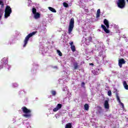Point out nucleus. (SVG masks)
I'll use <instances>...</instances> for the list:
<instances>
[{
	"instance_id": "1a4fd4ad",
	"label": "nucleus",
	"mask_w": 128,
	"mask_h": 128,
	"mask_svg": "<svg viewBox=\"0 0 128 128\" xmlns=\"http://www.w3.org/2000/svg\"><path fill=\"white\" fill-rule=\"evenodd\" d=\"M104 106L105 108L108 110L110 108V104H108V100H106L104 103Z\"/></svg>"
},
{
	"instance_id": "c85d7f7f",
	"label": "nucleus",
	"mask_w": 128,
	"mask_h": 128,
	"mask_svg": "<svg viewBox=\"0 0 128 128\" xmlns=\"http://www.w3.org/2000/svg\"><path fill=\"white\" fill-rule=\"evenodd\" d=\"M85 84H86V83H84V82H82V84H81V86H82V88H84V86Z\"/></svg>"
},
{
	"instance_id": "f704fd0d",
	"label": "nucleus",
	"mask_w": 128,
	"mask_h": 128,
	"mask_svg": "<svg viewBox=\"0 0 128 128\" xmlns=\"http://www.w3.org/2000/svg\"><path fill=\"white\" fill-rule=\"evenodd\" d=\"M3 60H4V58H3Z\"/></svg>"
},
{
	"instance_id": "423d86ee",
	"label": "nucleus",
	"mask_w": 128,
	"mask_h": 128,
	"mask_svg": "<svg viewBox=\"0 0 128 128\" xmlns=\"http://www.w3.org/2000/svg\"><path fill=\"white\" fill-rule=\"evenodd\" d=\"M126 64V60H124V59L121 58L118 60V64L120 68H122V64Z\"/></svg>"
},
{
	"instance_id": "a211bd4d",
	"label": "nucleus",
	"mask_w": 128,
	"mask_h": 128,
	"mask_svg": "<svg viewBox=\"0 0 128 128\" xmlns=\"http://www.w3.org/2000/svg\"><path fill=\"white\" fill-rule=\"evenodd\" d=\"M84 108L85 110H88V108H90L88 106V104H86L84 106Z\"/></svg>"
},
{
	"instance_id": "473e14b6",
	"label": "nucleus",
	"mask_w": 128,
	"mask_h": 128,
	"mask_svg": "<svg viewBox=\"0 0 128 128\" xmlns=\"http://www.w3.org/2000/svg\"><path fill=\"white\" fill-rule=\"evenodd\" d=\"M2 18V16L0 15V20Z\"/></svg>"
},
{
	"instance_id": "7ed1b4c3",
	"label": "nucleus",
	"mask_w": 128,
	"mask_h": 128,
	"mask_svg": "<svg viewBox=\"0 0 128 128\" xmlns=\"http://www.w3.org/2000/svg\"><path fill=\"white\" fill-rule=\"evenodd\" d=\"M74 18H72L70 20V22L69 24V27L68 28V34H72V30H74Z\"/></svg>"
},
{
	"instance_id": "9b49d317",
	"label": "nucleus",
	"mask_w": 128,
	"mask_h": 128,
	"mask_svg": "<svg viewBox=\"0 0 128 128\" xmlns=\"http://www.w3.org/2000/svg\"><path fill=\"white\" fill-rule=\"evenodd\" d=\"M104 24L106 26L107 28H110V24L108 23V21L106 19H104Z\"/></svg>"
},
{
	"instance_id": "c756f323",
	"label": "nucleus",
	"mask_w": 128,
	"mask_h": 128,
	"mask_svg": "<svg viewBox=\"0 0 128 128\" xmlns=\"http://www.w3.org/2000/svg\"><path fill=\"white\" fill-rule=\"evenodd\" d=\"M94 74L95 76H97V74H98V71H96L94 72Z\"/></svg>"
},
{
	"instance_id": "7c9ffc66",
	"label": "nucleus",
	"mask_w": 128,
	"mask_h": 128,
	"mask_svg": "<svg viewBox=\"0 0 128 128\" xmlns=\"http://www.w3.org/2000/svg\"><path fill=\"white\" fill-rule=\"evenodd\" d=\"M100 83L97 84V86L98 87H100Z\"/></svg>"
},
{
	"instance_id": "0eeeda50",
	"label": "nucleus",
	"mask_w": 128,
	"mask_h": 128,
	"mask_svg": "<svg viewBox=\"0 0 128 128\" xmlns=\"http://www.w3.org/2000/svg\"><path fill=\"white\" fill-rule=\"evenodd\" d=\"M101 28H102L104 30V32H105L106 34H110V30L106 28V26L104 24H102Z\"/></svg>"
},
{
	"instance_id": "6ab92c4d",
	"label": "nucleus",
	"mask_w": 128,
	"mask_h": 128,
	"mask_svg": "<svg viewBox=\"0 0 128 128\" xmlns=\"http://www.w3.org/2000/svg\"><path fill=\"white\" fill-rule=\"evenodd\" d=\"M51 94L52 96H56V90H52Z\"/></svg>"
},
{
	"instance_id": "ddd939ff",
	"label": "nucleus",
	"mask_w": 128,
	"mask_h": 128,
	"mask_svg": "<svg viewBox=\"0 0 128 128\" xmlns=\"http://www.w3.org/2000/svg\"><path fill=\"white\" fill-rule=\"evenodd\" d=\"M74 70H78L79 68L78 63V62H75L74 63Z\"/></svg>"
},
{
	"instance_id": "aec40b11",
	"label": "nucleus",
	"mask_w": 128,
	"mask_h": 128,
	"mask_svg": "<svg viewBox=\"0 0 128 128\" xmlns=\"http://www.w3.org/2000/svg\"><path fill=\"white\" fill-rule=\"evenodd\" d=\"M32 12L34 14H36L37 12H36V9L34 8H32Z\"/></svg>"
},
{
	"instance_id": "f257e3e1",
	"label": "nucleus",
	"mask_w": 128,
	"mask_h": 128,
	"mask_svg": "<svg viewBox=\"0 0 128 128\" xmlns=\"http://www.w3.org/2000/svg\"><path fill=\"white\" fill-rule=\"evenodd\" d=\"M22 110L24 114L23 116L26 118H28L32 116V110L28 109L26 106H23L22 108Z\"/></svg>"
},
{
	"instance_id": "9d476101",
	"label": "nucleus",
	"mask_w": 128,
	"mask_h": 128,
	"mask_svg": "<svg viewBox=\"0 0 128 128\" xmlns=\"http://www.w3.org/2000/svg\"><path fill=\"white\" fill-rule=\"evenodd\" d=\"M40 18V13L37 12L36 13L34 14V18H35V20H38Z\"/></svg>"
},
{
	"instance_id": "b1692460",
	"label": "nucleus",
	"mask_w": 128,
	"mask_h": 128,
	"mask_svg": "<svg viewBox=\"0 0 128 128\" xmlns=\"http://www.w3.org/2000/svg\"><path fill=\"white\" fill-rule=\"evenodd\" d=\"M66 128H72V124L69 123L66 125Z\"/></svg>"
},
{
	"instance_id": "bb28decb",
	"label": "nucleus",
	"mask_w": 128,
	"mask_h": 128,
	"mask_svg": "<svg viewBox=\"0 0 128 128\" xmlns=\"http://www.w3.org/2000/svg\"><path fill=\"white\" fill-rule=\"evenodd\" d=\"M119 104L122 106V108H124V103L121 102H120Z\"/></svg>"
},
{
	"instance_id": "dca6fc26",
	"label": "nucleus",
	"mask_w": 128,
	"mask_h": 128,
	"mask_svg": "<svg viewBox=\"0 0 128 128\" xmlns=\"http://www.w3.org/2000/svg\"><path fill=\"white\" fill-rule=\"evenodd\" d=\"M86 42H92V36L88 37V39L86 38H85Z\"/></svg>"
},
{
	"instance_id": "5701e85b",
	"label": "nucleus",
	"mask_w": 128,
	"mask_h": 128,
	"mask_svg": "<svg viewBox=\"0 0 128 128\" xmlns=\"http://www.w3.org/2000/svg\"><path fill=\"white\" fill-rule=\"evenodd\" d=\"M62 104H57L56 107L57 108H58L59 110H60V108H62Z\"/></svg>"
},
{
	"instance_id": "72a5a7b5",
	"label": "nucleus",
	"mask_w": 128,
	"mask_h": 128,
	"mask_svg": "<svg viewBox=\"0 0 128 128\" xmlns=\"http://www.w3.org/2000/svg\"><path fill=\"white\" fill-rule=\"evenodd\" d=\"M87 34H85V36H86Z\"/></svg>"
},
{
	"instance_id": "20e7f679",
	"label": "nucleus",
	"mask_w": 128,
	"mask_h": 128,
	"mask_svg": "<svg viewBox=\"0 0 128 128\" xmlns=\"http://www.w3.org/2000/svg\"><path fill=\"white\" fill-rule=\"evenodd\" d=\"M12 12V8L9 6H6L5 9V14L4 18H8L10 16V14Z\"/></svg>"
},
{
	"instance_id": "a878e982",
	"label": "nucleus",
	"mask_w": 128,
	"mask_h": 128,
	"mask_svg": "<svg viewBox=\"0 0 128 128\" xmlns=\"http://www.w3.org/2000/svg\"><path fill=\"white\" fill-rule=\"evenodd\" d=\"M108 94L109 96H112V91L108 90Z\"/></svg>"
},
{
	"instance_id": "f03ea898",
	"label": "nucleus",
	"mask_w": 128,
	"mask_h": 128,
	"mask_svg": "<svg viewBox=\"0 0 128 128\" xmlns=\"http://www.w3.org/2000/svg\"><path fill=\"white\" fill-rule=\"evenodd\" d=\"M38 32L37 31H35V32H33L30 34H29L28 35H27V36L25 38V39L24 41V44L23 45V47L24 48H26V44H28V40H30V38H32V36H34V34H37Z\"/></svg>"
},
{
	"instance_id": "39448f33",
	"label": "nucleus",
	"mask_w": 128,
	"mask_h": 128,
	"mask_svg": "<svg viewBox=\"0 0 128 128\" xmlns=\"http://www.w3.org/2000/svg\"><path fill=\"white\" fill-rule=\"evenodd\" d=\"M117 6L119 8H124L126 6L125 0H118L116 2Z\"/></svg>"
},
{
	"instance_id": "6e6552de",
	"label": "nucleus",
	"mask_w": 128,
	"mask_h": 128,
	"mask_svg": "<svg viewBox=\"0 0 128 128\" xmlns=\"http://www.w3.org/2000/svg\"><path fill=\"white\" fill-rule=\"evenodd\" d=\"M70 45L71 46V50H72V52H76V46L74 45V42H70Z\"/></svg>"
},
{
	"instance_id": "2eb2a0df",
	"label": "nucleus",
	"mask_w": 128,
	"mask_h": 128,
	"mask_svg": "<svg viewBox=\"0 0 128 128\" xmlns=\"http://www.w3.org/2000/svg\"><path fill=\"white\" fill-rule=\"evenodd\" d=\"M100 9H98L97 10L96 18H100Z\"/></svg>"
},
{
	"instance_id": "4be33fe9",
	"label": "nucleus",
	"mask_w": 128,
	"mask_h": 128,
	"mask_svg": "<svg viewBox=\"0 0 128 128\" xmlns=\"http://www.w3.org/2000/svg\"><path fill=\"white\" fill-rule=\"evenodd\" d=\"M57 52L60 56H62V53L60 50H57Z\"/></svg>"
},
{
	"instance_id": "f8f14e48",
	"label": "nucleus",
	"mask_w": 128,
	"mask_h": 128,
	"mask_svg": "<svg viewBox=\"0 0 128 128\" xmlns=\"http://www.w3.org/2000/svg\"><path fill=\"white\" fill-rule=\"evenodd\" d=\"M123 84V86L125 88V90H128V83H126V81H124L122 82Z\"/></svg>"
},
{
	"instance_id": "4468645a",
	"label": "nucleus",
	"mask_w": 128,
	"mask_h": 128,
	"mask_svg": "<svg viewBox=\"0 0 128 128\" xmlns=\"http://www.w3.org/2000/svg\"><path fill=\"white\" fill-rule=\"evenodd\" d=\"M48 10L50 12H56V9H54L52 7H48Z\"/></svg>"
},
{
	"instance_id": "2f4dec72",
	"label": "nucleus",
	"mask_w": 128,
	"mask_h": 128,
	"mask_svg": "<svg viewBox=\"0 0 128 128\" xmlns=\"http://www.w3.org/2000/svg\"><path fill=\"white\" fill-rule=\"evenodd\" d=\"M90 66H94V64L93 63H90Z\"/></svg>"
},
{
	"instance_id": "cd10ccee",
	"label": "nucleus",
	"mask_w": 128,
	"mask_h": 128,
	"mask_svg": "<svg viewBox=\"0 0 128 128\" xmlns=\"http://www.w3.org/2000/svg\"><path fill=\"white\" fill-rule=\"evenodd\" d=\"M58 110H59V109L56 107V108H54L53 112H58Z\"/></svg>"
},
{
	"instance_id": "412c9836",
	"label": "nucleus",
	"mask_w": 128,
	"mask_h": 128,
	"mask_svg": "<svg viewBox=\"0 0 128 128\" xmlns=\"http://www.w3.org/2000/svg\"><path fill=\"white\" fill-rule=\"evenodd\" d=\"M0 6H1V8H2L4 6V2L2 0H0Z\"/></svg>"
},
{
	"instance_id": "f3484780",
	"label": "nucleus",
	"mask_w": 128,
	"mask_h": 128,
	"mask_svg": "<svg viewBox=\"0 0 128 128\" xmlns=\"http://www.w3.org/2000/svg\"><path fill=\"white\" fill-rule=\"evenodd\" d=\"M116 99H117V100L118 102H120V96H118V93H116Z\"/></svg>"
},
{
	"instance_id": "393cba45",
	"label": "nucleus",
	"mask_w": 128,
	"mask_h": 128,
	"mask_svg": "<svg viewBox=\"0 0 128 128\" xmlns=\"http://www.w3.org/2000/svg\"><path fill=\"white\" fill-rule=\"evenodd\" d=\"M63 6H64V8H68V4L66 2H64L63 4Z\"/></svg>"
}]
</instances>
